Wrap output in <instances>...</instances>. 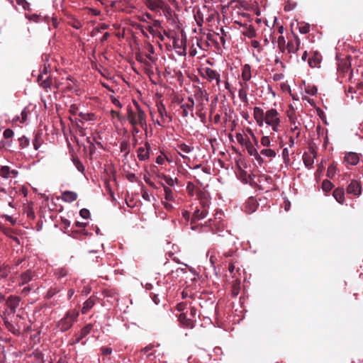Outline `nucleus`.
<instances>
[{"label":"nucleus","instance_id":"obj_1","mask_svg":"<svg viewBox=\"0 0 363 363\" xmlns=\"http://www.w3.org/2000/svg\"><path fill=\"white\" fill-rule=\"evenodd\" d=\"M253 117L259 127H262L265 124L270 127L273 132L280 131L281 114L276 108H271L264 111L261 107L255 106L253 108Z\"/></svg>","mask_w":363,"mask_h":363},{"label":"nucleus","instance_id":"obj_2","mask_svg":"<svg viewBox=\"0 0 363 363\" xmlns=\"http://www.w3.org/2000/svg\"><path fill=\"white\" fill-rule=\"evenodd\" d=\"M127 120L131 125H138L143 130L147 129L146 114L135 100L133 101V107H127Z\"/></svg>","mask_w":363,"mask_h":363},{"label":"nucleus","instance_id":"obj_3","mask_svg":"<svg viewBox=\"0 0 363 363\" xmlns=\"http://www.w3.org/2000/svg\"><path fill=\"white\" fill-rule=\"evenodd\" d=\"M18 172L16 169H11L7 165L0 164V191L13 194L12 183L13 180L16 178Z\"/></svg>","mask_w":363,"mask_h":363},{"label":"nucleus","instance_id":"obj_4","mask_svg":"<svg viewBox=\"0 0 363 363\" xmlns=\"http://www.w3.org/2000/svg\"><path fill=\"white\" fill-rule=\"evenodd\" d=\"M223 213L221 211H216L214 218H211L201 226V231H204L203 228L209 227L210 230L213 233L223 232L225 228V223L223 219Z\"/></svg>","mask_w":363,"mask_h":363},{"label":"nucleus","instance_id":"obj_5","mask_svg":"<svg viewBox=\"0 0 363 363\" xmlns=\"http://www.w3.org/2000/svg\"><path fill=\"white\" fill-rule=\"evenodd\" d=\"M79 316V312L77 310L68 311L63 318H62L57 323V328L61 332L68 330L72 326L73 323L77 321Z\"/></svg>","mask_w":363,"mask_h":363},{"label":"nucleus","instance_id":"obj_6","mask_svg":"<svg viewBox=\"0 0 363 363\" xmlns=\"http://www.w3.org/2000/svg\"><path fill=\"white\" fill-rule=\"evenodd\" d=\"M197 310L196 308L191 306L189 312L182 313L179 315V321L180 323L188 328H193L196 321Z\"/></svg>","mask_w":363,"mask_h":363},{"label":"nucleus","instance_id":"obj_7","mask_svg":"<svg viewBox=\"0 0 363 363\" xmlns=\"http://www.w3.org/2000/svg\"><path fill=\"white\" fill-rule=\"evenodd\" d=\"M173 47L177 55L185 56L186 55V37L182 34L181 36L175 35L173 36Z\"/></svg>","mask_w":363,"mask_h":363},{"label":"nucleus","instance_id":"obj_8","mask_svg":"<svg viewBox=\"0 0 363 363\" xmlns=\"http://www.w3.org/2000/svg\"><path fill=\"white\" fill-rule=\"evenodd\" d=\"M301 40L297 35L293 34L292 37L288 38V42L285 47L288 54H295L300 49Z\"/></svg>","mask_w":363,"mask_h":363},{"label":"nucleus","instance_id":"obj_9","mask_svg":"<svg viewBox=\"0 0 363 363\" xmlns=\"http://www.w3.org/2000/svg\"><path fill=\"white\" fill-rule=\"evenodd\" d=\"M21 298L17 296H10L6 301V308L5 313L8 315H13L16 313V308L19 306Z\"/></svg>","mask_w":363,"mask_h":363},{"label":"nucleus","instance_id":"obj_10","mask_svg":"<svg viewBox=\"0 0 363 363\" xmlns=\"http://www.w3.org/2000/svg\"><path fill=\"white\" fill-rule=\"evenodd\" d=\"M203 77L206 79L208 82L216 81V86L219 88L220 84V74L216 70L210 67H206L203 69Z\"/></svg>","mask_w":363,"mask_h":363},{"label":"nucleus","instance_id":"obj_11","mask_svg":"<svg viewBox=\"0 0 363 363\" xmlns=\"http://www.w3.org/2000/svg\"><path fill=\"white\" fill-rule=\"evenodd\" d=\"M194 101L191 97L188 98V102L185 104H182L180 106L182 109V116L184 118H186L191 114V116H194Z\"/></svg>","mask_w":363,"mask_h":363},{"label":"nucleus","instance_id":"obj_12","mask_svg":"<svg viewBox=\"0 0 363 363\" xmlns=\"http://www.w3.org/2000/svg\"><path fill=\"white\" fill-rule=\"evenodd\" d=\"M150 145L146 142L144 146L138 147L137 150V157L140 161H145L150 157Z\"/></svg>","mask_w":363,"mask_h":363},{"label":"nucleus","instance_id":"obj_13","mask_svg":"<svg viewBox=\"0 0 363 363\" xmlns=\"http://www.w3.org/2000/svg\"><path fill=\"white\" fill-rule=\"evenodd\" d=\"M194 96L196 99L200 102V104L197 106V108L199 111L202 110V102L205 99L206 101H208V96L206 91L201 88H198L194 93Z\"/></svg>","mask_w":363,"mask_h":363},{"label":"nucleus","instance_id":"obj_14","mask_svg":"<svg viewBox=\"0 0 363 363\" xmlns=\"http://www.w3.org/2000/svg\"><path fill=\"white\" fill-rule=\"evenodd\" d=\"M241 89L238 91V97L240 100L244 104L245 106H247L249 105V99L247 97V89L248 84L247 83L240 82Z\"/></svg>","mask_w":363,"mask_h":363},{"label":"nucleus","instance_id":"obj_15","mask_svg":"<svg viewBox=\"0 0 363 363\" xmlns=\"http://www.w3.org/2000/svg\"><path fill=\"white\" fill-rule=\"evenodd\" d=\"M351 57L347 56L345 58L341 60L338 62V70L342 73L348 72H352L351 70Z\"/></svg>","mask_w":363,"mask_h":363},{"label":"nucleus","instance_id":"obj_16","mask_svg":"<svg viewBox=\"0 0 363 363\" xmlns=\"http://www.w3.org/2000/svg\"><path fill=\"white\" fill-rule=\"evenodd\" d=\"M35 277V273L34 272L31 271L30 269L26 270V272L21 274L18 285L23 286L28 284V282L32 281Z\"/></svg>","mask_w":363,"mask_h":363},{"label":"nucleus","instance_id":"obj_17","mask_svg":"<svg viewBox=\"0 0 363 363\" xmlns=\"http://www.w3.org/2000/svg\"><path fill=\"white\" fill-rule=\"evenodd\" d=\"M322 61L321 55L315 51L313 52L311 57L308 60V65L311 67H319Z\"/></svg>","mask_w":363,"mask_h":363},{"label":"nucleus","instance_id":"obj_18","mask_svg":"<svg viewBox=\"0 0 363 363\" xmlns=\"http://www.w3.org/2000/svg\"><path fill=\"white\" fill-rule=\"evenodd\" d=\"M245 147L247 148L249 155L253 156L259 163H262L263 162L262 157L250 141H247Z\"/></svg>","mask_w":363,"mask_h":363},{"label":"nucleus","instance_id":"obj_19","mask_svg":"<svg viewBox=\"0 0 363 363\" xmlns=\"http://www.w3.org/2000/svg\"><path fill=\"white\" fill-rule=\"evenodd\" d=\"M347 192L354 194V196L360 195L362 192L360 184L356 180L352 181L347 188Z\"/></svg>","mask_w":363,"mask_h":363},{"label":"nucleus","instance_id":"obj_20","mask_svg":"<svg viewBox=\"0 0 363 363\" xmlns=\"http://www.w3.org/2000/svg\"><path fill=\"white\" fill-rule=\"evenodd\" d=\"M208 214V210L205 205H203L202 209H196L194 211L192 216V222L195 223L197 220L203 219Z\"/></svg>","mask_w":363,"mask_h":363},{"label":"nucleus","instance_id":"obj_21","mask_svg":"<svg viewBox=\"0 0 363 363\" xmlns=\"http://www.w3.org/2000/svg\"><path fill=\"white\" fill-rule=\"evenodd\" d=\"M93 325L91 324H87L84 328H82L79 334L77 336L76 339L74 340L73 343L77 344L79 343L83 338H84L88 334L90 333L92 330Z\"/></svg>","mask_w":363,"mask_h":363},{"label":"nucleus","instance_id":"obj_22","mask_svg":"<svg viewBox=\"0 0 363 363\" xmlns=\"http://www.w3.org/2000/svg\"><path fill=\"white\" fill-rule=\"evenodd\" d=\"M157 108L160 118L166 120L168 122L172 121V117L168 115L165 106L162 102L157 104Z\"/></svg>","mask_w":363,"mask_h":363},{"label":"nucleus","instance_id":"obj_23","mask_svg":"<svg viewBox=\"0 0 363 363\" xmlns=\"http://www.w3.org/2000/svg\"><path fill=\"white\" fill-rule=\"evenodd\" d=\"M4 324L6 328L15 335H19L21 334V327L18 324H13L9 322L6 318H4Z\"/></svg>","mask_w":363,"mask_h":363},{"label":"nucleus","instance_id":"obj_24","mask_svg":"<svg viewBox=\"0 0 363 363\" xmlns=\"http://www.w3.org/2000/svg\"><path fill=\"white\" fill-rule=\"evenodd\" d=\"M242 79L243 80V83H247L252 78V72L251 67L248 64H245L242 67V74H241Z\"/></svg>","mask_w":363,"mask_h":363},{"label":"nucleus","instance_id":"obj_25","mask_svg":"<svg viewBox=\"0 0 363 363\" xmlns=\"http://www.w3.org/2000/svg\"><path fill=\"white\" fill-rule=\"evenodd\" d=\"M208 10V9L204 6L202 9H198L194 13V19L198 26L201 27L204 21L203 11Z\"/></svg>","mask_w":363,"mask_h":363},{"label":"nucleus","instance_id":"obj_26","mask_svg":"<svg viewBox=\"0 0 363 363\" xmlns=\"http://www.w3.org/2000/svg\"><path fill=\"white\" fill-rule=\"evenodd\" d=\"M164 2L162 0H148L147 6L152 11H157L162 9Z\"/></svg>","mask_w":363,"mask_h":363},{"label":"nucleus","instance_id":"obj_27","mask_svg":"<svg viewBox=\"0 0 363 363\" xmlns=\"http://www.w3.org/2000/svg\"><path fill=\"white\" fill-rule=\"evenodd\" d=\"M359 161V155L355 152H347L345 156V162L350 165H356Z\"/></svg>","mask_w":363,"mask_h":363},{"label":"nucleus","instance_id":"obj_28","mask_svg":"<svg viewBox=\"0 0 363 363\" xmlns=\"http://www.w3.org/2000/svg\"><path fill=\"white\" fill-rule=\"evenodd\" d=\"M78 195L74 191H65L62 193V199L65 202L71 203L77 199Z\"/></svg>","mask_w":363,"mask_h":363},{"label":"nucleus","instance_id":"obj_29","mask_svg":"<svg viewBox=\"0 0 363 363\" xmlns=\"http://www.w3.org/2000/svg\"><path fill=\"white\" fill-rule=\"evenodd\" d=\"M96 298L94 296H90L84 303L82 308V313L83 314L87 313L95 305Z\"/></svg>","mask_w":363,"mask_h":363},{"label":"nucleus","instance_id":"obj_30","mask_svg":"<svg viewBox=\"0 0 363 363\" xmlns=\"http://www.w3.org/2000/svg\"><path fill=\"white\" fill-rule=\"evenodd\" d=\"M175 150L177 152H181L185 154H189L194 151V146L187 145L185 143H177Z\"/></svg>","mask_w":363,"mask_h":363},{"label":"nucleus","instance_id":"obj_31","mask_svg":"<svg viewBox=\"0 0 363 363\" xmlns=\"http://www.w3.org/2000/svg\"><path fill=\"white\" fill-rule=\"evenodd\" d=\"M258 206L255 199L250 197L245 203V211L248 213L255 212Z\"/></svg>","mask_w":363,"mask_h":363},{"label":"nucleus","instance_id":"obj_32","mask_svg":"<svg viewBox=\"0 0 363 363\" xmlns=\"http://www.w3.org/2000/svg\"><path fill=\"white\" fill-rule=\"evenodd\" d=\"M333 196L338 203H344V201H345L344 189H342V188L335 189L333 191Z\"/></svg>","mask_w":363,"mask_h":363},{"label":"nucleus","instance_id":"obj_33","mask_svg":"<svg viewBox=\"0 0 363 363\" xmlns=\"http://www.w3.org/2000/svg\"><path fill=\"white\" fill-rule=\"evenodd\" d=\"M315 156L312 154L304 153L303 155V161L306 167L311 168L314 162Z\"/></svg>","mask_w":363,"mask_h":363},{"label":"nucleus","instance_id":"obj_34","mask_svg":"<svg viewBox=\"0 0 363 363\" xmlns=\"http://www.w3.org/2000/svg\"><path fill=\"white\" fill-rule=\"evenodd\" d=\"M69 270L66 267H60L55 270L54 274L57 279H61L68 274Z\"/></svg>","mask_w":363,"mask_h":363},{"label":"nucleus","instance_id":"obj_35","mask_svg":"<svg viewBox=\"0 0 363 363\" xmlns=\"http://www.w3.org/2000/svg\"><path fill=\"white\" fill-rule=\"evenodd\" d=\"M164 192V199L167 201H172L174 200V192L172 189L169 187L163 185Z\"/></svg>","mask_w":363,"mask_h":363},{"label":"nucleus","instance_id":"obj_36","mask_svg":"<svg viewBox=\"0 0 363 363\" xmlns=\"http://www.w3.org/2000/svg\"><path fill=\"white\" fill-rule=\"evenodd\" d=\"M28 113H29V111H28V108L27 107L24 108L23 109V111H21V117L17 116L16 118H15L13 119V121H18L21 123H24L25 121H26V120L28 118Z\"/></svg>","mask_w":363,"mask_h":363},{"label":"nucleus","instance_id":"obj_37","mask_svg":"<svg viewBox=\"0 0 363 363\" xmlns=\"http://www.w3.org/2000/svg\"><path fill=\"white\" fill-rule=\"evenodd\" d=\"M268 158H274L276 157V152L270 148H264L261 150L260 154Z\"/></svg>","mask_w":363,"mask_h":363},{"label":"nucleus","instance_id":"obj_38","mask_svg":"<svg viewBox=\"0 0 363 363\" xmlns=\"http://www.w3.org/2000/svg\"><path fill=\"white\" fill-rule=\"evenodd\" d=\"M79 116L82 121H94L96 119L95 115L92 113L80 112L79 113Z\"/></svg>","mask_w":363,"mask_h":363},{"label":"nucleus","instance_id":"obj_39","mask_svg":"<svg viewBox=\"0 0 363 363\" xmlns=\"http://www.w3.org/2000/svg\"><path fill=\"white\" fill-rule=\"evenodd\" d=\"M240 281L238 279H236L233 282L232 286V295L236 296L240 293Z\"/></svg>","mask_w":363,"mask_h":363},{"label":"nucleus","instance_id":"obj_40","mask_svg":"<svg viewBox=\"0 0 363 363\" xmlns=\"http://www.w3.org/2000/svg\"><path fill=\"white\" fill-rule=\"evenodd\" d=\"M10 273V267L8 264H2L0 266V276L1 278H6Z\"/></svg>","mask_w":363,"mask_h":363},{"label":"nucleus","instance_id":"obj_41","mask_svg":"<svg viewBox=\"0 0 363 363\" xmlns=\"http://www.w3.org/2000/svg\"><path fill=\"white\" fill-rule=\"evenodd\" d=\"M43 74H40L38 77V82L40 84V86L45 89L49 88L51 86V82L48 79H43Z\"/></svg>","mask_w":363,"mask_h":363},{"label":"nucleus","instance_id":"obj_42","mask_svg":"<svg viewBox=\"0 0 363 363\" xmlns=\"http://www.w3.org/2000/svg\"><path fill=\"white\" fill-rule=\"evenodd\" d=\"M333 184L328 179L323 180L322 183V189L325 192H329L333 188Z\"/></svg>","mask_w":363,"mask_h":363},{"label":"nucleus","instance_id":"obj_43","mask_svg":"<svg viewBox=\"0 0 363 363\" xmlns=\"http://www.w3.org/2000/svg\"><path fill=\"white\" fill-rule=\"evenodd\" d=\"M277 44H278V48H279L280 52H285V47L286 45V41H285V39H284V36L280 35L278 38Z\"/></svg>","mask_w":363,"mask_h":363},{"label":"nucleus","instance_id":"obj_44","mask_svg":"<svg viewBox=\"0 0 363 363\" xmlns=\"http://www.w3.org/2000/svg\"><path fill=\"white\" fill-rule=\"evenodd\" d=\"M235 138L237 141L242 145L245 146L247 145V141H250L247 137H244V135L241 133H236Z\"/></svg>","mask_w":363,"mask_h":363},{"label":"nucleus","instance_id":"obj_45","mask_svg":"<svg viewBox=\"0 0 363 363\" xmlns=\"http://www.w3.org/2000/svg\"><path fill=\"white\" fill-rule=\"evenodd\" d=\"M243 35L249 38H252L256 36V31L255 28L250 26L244 31Z\"/></svg>","mask_w":363,"mask_h":363},{"label":"nucleus","instance_id":"obj_46","mask_svg":"<svg viewBox=\"0 0 363 363\" xmlns=\"http://www.w3.org/2000/svg\"><path fill=\"white\" fill-rule=\"evenodd\" d=\"M298 30L301 33L306 34L310 31V26L308 23L298 24Z\"/></svg>","mask_w":363,"mask_h":363},{"label":"nucleus","instance_id":"obj_47","mask_svg":"<svg viewBox=\"0 0 363 363\" xmlns=\"http://www.w3.org/2000/svg\"><path fill=\"white\" fill-rule=\"evenodd\" d=\"M18 140H19V145H20L21 148H22V149L27 147L30 144V141H29L28 138H27L25 136H22V137L19 138Z\"/></svg>","mask_w":363,"mask_h":363},{"label":"nucleus","instance_id":"obj_48","mask_svg":"<svg viewBox=\"0 0 363 363\" xmlns=\"http://www.w3.org/2000/svg\"><path fill=\"white\" fill-rule=\"evenodd\" d=\"M72 162L79 172H83L84 171V167L78 158L72 157Z\"/></svg>","mask_w":363,"mask_h":363},{"label":"nucleus","instance_id":"obj_49","mask_svg":"<svg viewBox=\"0 0 363 363\" xmlns=\"http://www.w3.org/2000/svg\"><path fill=\"white\" fill-rule=\"evenodd\" d=\"M5 234L9 237L11 239H12L13 241H15L17 244H20V240L19 239L15 236L13 235V231L11 230V229H9V230H6L5 231Z\"/></svg>","mask_w":363,"mask_h":363},{"label":"nucleus","instance_id":"obj_50","mask_svg":"<svg viewBox=\"0 0 363 363\" xmlns=\"http://www.w3.org/2000/svg\"><path fill=\"white\" fill-rule=\"evenodd\" d=\"M141 196L144 200L150 201V195L149 194L147 189L144 186H142L141 188Z\"/></svg>","mask_w":363,"mask_h":363},{"label":"nucleus","instance_id":"obj_51","mask_svg":"<svg viewBox=\"0 0 363 363\" xmlns=\"http://www.w3.org/2000/svg\"><path fill=\"white\" fill-rule=\"evenodd\" d=\"M336 173V167L333 164L330 165L327 169V176L329 178H333Z\"/></svg>","mask_w":363,"mask_h":363},{"label":"nucleus","instance_id":"obj_52","mask_svg":"<svg viewBox=\"0 0 363 363\" xmlns=\"http://www.w3.org/2000/svg\"><path fill=\"white\" fill-rule=\"evenodd\" d=\"M164 180L165 181L166 184L170 186H173L175 185V184H177V179H173L168 176H164Z\"/></svg>","mask_w":363,"mask_h":363},{"label":"nucleus","instance_id":"obj_53","mask_svg":"<svg viewBox=\"0 0 363 363\" xmlns=\"http://www.w3.org/2000/svg\"><path fill=\"white\" fill-rule=\"evenodd\" d=\"M296 6V4L295 2H291L290 1H288L285 4L284 9L285 11H290L294 10Z\"/></svg>","mask_w":363,"mask_h":363},{"label":"nucleus","instance_id":"obj_54","mask_svg":"<svg viewBox=\"0 0 363 363\" xmlns=\"http://www.w3.org/2000/svg\"><path fill=\"white\" fill-rule=\"evenodd\" d=\"M260 143L262 146L269 147L270 146L271 140L269 136H262Z\"/></svg>","mask_w":363,"mask_h":363},{"label":"nucleus","instance_id":"obj_55","mask_svg":"<svg viewBox=\"0 0 363 363\" xmlns=\"http://www.w3.org/2000/svg\"><path fill=\"white\" fill-rule=\"evenodd\" d=\"M13 131L10 128L6 129L3 133L4 137L6 139L11 138L13 136Z\"/></svg>","mask_w":363,"mask_h":363},{"label":"nucleus","instance_id":"obj_56","mask_svg":"<svg viewBox=\"0 0 363 363\" xmlns=\"http://www.w3.org/2000/svg\"><path fill=\"white\" fill-rule=\"evenodd\" d=\"M79 214L84 219H87V218H89L90 217V212L86 208L81 209L80 211H79Z\"/></svg>","mask_w":363,"mask_h":363},{"label":"nucleus","instance_id":"obj_57","mask_svg":"<svg viewBox=\"0 0 363 363\" xmlns=\"http://www.w3.org/2000/svg\"><path fill=\"white\" fill-rule=\"evenodd\" d=\"M235 262H234V259H231V261L229 263V266H228V271L231 273V274H234V271L236 270L237 272H239V268L236 269L235 264H234Z\"/></svg>","mask_w":363,"mask_h":363},{"label":"nucleus","instance_id":"obj_58","mask_svg":"<svg viewBox=\"0 0 363 363\" xmlns=\"http://www.w3.org/2000/svg\"><path fill=\"white\" fill-rule=\"evenodd\" d=\"M33 147L35 148V150H38V148L40 147V145H41V142L40 140V137L36 135L33 141Z\"/></svg>","mask_w":363,"mask_h":363},{"label":"nucleus","instance_id":"obj_59","mask_svg":"<svg viewBox=\"0 0 363 363\" xmlns=\"http://www.w3.org/2000/svg\"><path fill=\"white\" fill-rule=\"evenodd\" d=\"M284 78V75L282 73H275L273 74L272 79L275 82L281 81Z\"/></svg>","mask_w":363,"mask_h":363},{"label":"nucleus","instance_id":"obj_60","mask_svg":"<svg viewBox=\"0 0 363 363\" xmlns=\"http://www.w3.org/2000/svg\"><path fill=\"white\" fill-rule=\"evenodd\" d=\"M306 92L311 96H314L317 93V89L315 86H308L306 89Z\"/></svg>","mask_w":363,"mask_h":363},{"label":"nucleus","instance_id":"obj_61","mask_svg":"<svg viewBox=\"0 0 363 363\" xmlns=\"http://www.w3.org/2000/svg\"><path fill=\"white\" fill-rule=\"evenodd\" d=\"M101 351L103 355H108L111 354L112 349L108 347H101Z\"/></svg>","mask_w":363,"mask_h":363},{"label":"nucleus","instance_id":"obj_62","mask_svg":"<svg viewBox=\"0 0 363 363\" xmlns=\"http://www.w3.org/2000/svg\"><path fill=\"white\" fill-rule=\"evenodd\" d=\"M138 125H132L131 134L133 137H136V135L140 133V130L138 128Z\"/></svg>","mask_w":363,"mask_h":363},{"label":"nucleus","instance_id":"obj_63","mask_svg":"<svg viewBox=\"0 0 363 363\" xmlns=\"http://www.w3.org/2000/svg\"><path fill=\"white\" fill-rule=\"evenodd\" d=\"M120 148L121 152H125L127 154L129 153V150H128V144L126 142H122L120 145Z\"/></svg>","mask_w":363,"mask_h":363},{"label":"nucleus","instance_id":"obj_64","mask_svg":"<svg viewBox=\"0 0 363 363\" xmlns=\"http://www.w3.org/2000/svg\"><path fill=\"white\" fill-rule=\"evenodd\" d=\"M291 131L295 133L296 138L300 136L301 133L298 129V126L296 123L294 125V127L291 128Z\"/></svg>","mask_w":363,"mask_h":363}]
</instances>
